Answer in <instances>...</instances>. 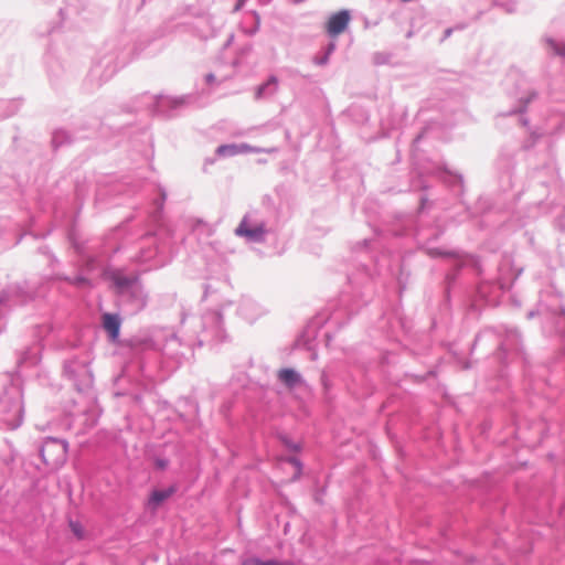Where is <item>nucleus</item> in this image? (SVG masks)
<instances>
[{"label":"nucleus","mask_w":565,"mask_h":565,"mask_svg":"<svg viewBox=\"0 0 565 565\" xmlns=\"http://www.w3.org/2000/svg\"><path fill=\"white\" fill-rule=\"evenodd\" d=\"M111 280H113L115 287L119 291L128 288L134 282L132 278L126 277V276L121 275L120 273L113 274L111 275Z\"/></svg>","instance_id":"8"},{"label":"nucleus","mask_w":565,"mask_h":565,"mask_svg":"<svg viewBox=\"0 0 565 565\" xmlns=\"http://www.w3.org/2000/svg\"><path fill=\"white\" fill-rule=\"evenodd\" d=\"M173 493V489H167V490H154L149 499V504L152 508L159 507L163 501H166L168 498H170Z\"/></svg>","instance_id":"6"},{"label":"nucleus","mask_w":565,"mask_h":565,"mask_svg":"<svg viewBox=\"0 0 565 565\" xmlns=\"http://www.w3.org/2000/svg\"><path fill=\"white\" fill-rule=\"evenodd\" d=\"M213 78H214V76L212 74L207 75V77H206L207 82H211Z\"/></svg>","instance_id":"14"},{"label":"nucleus","mask_w":565,"mask_h":565,"mask_svg":"<svg viewBox=\"0 0 565 565\" xmlns=\"http://www.w3.org/2000/svg\"><path fill=\"white\" fill-rule=\"evenodd\" d=\"M350 20L351 17L348 10L333 13L326 24L328 34L333 38L340 35L348 28Z\"/></svg>","instance_id":"2"},{"label":"nucleus","mask_w":565,"mask_h":565,"mask_svg":"<svg viewBox=\"0 0 565 565\" xmlns=\"http://www.w3.org/2000/svg\"><path fill=\"white\" fill-rule=\"evenodd\" d=\"M558 53L565 55V46Z\"/></svg>","instance_id":"15"},{"label":"nucleus","mask_w":565,"mask_h":565,"mask_svg":"<svg viewBox=\"0 0 565 565\" xmlns=\"http://www.w3.org/2000/svg\"><path fill=\"white\" fill-rule=\"evenodd\" d=\"M278 377L281 382H284L288 386H294L299 380L298 374L291 369L280 370L278 373Z\"/></svg>","instance_id":"7"},{"label":"nucleus","mask_w":565,"mask_h":565,"mask_svg":"<svg viewBox=\"0 0 565 565\" xmlns=\"http://www.w3.org/2000/svg\"><path fill=\"white\" fill-rule=\"evenodd\" d=\"M67 445L65 443L50 441L42 448L43 460L51 466H61L66 458Z\"/></svg>","instance_id":"1"},{"label":"nucleus","mask_w":565,"mask_h":565,"mask_svg":"<svg viewBox=\"0 0 565 565\" xmlns=\"http://www.w3.org/2000/svg\"><path fill=\"white\" fill-rule=\"evenodd\" d=\"M103 327L108 332L113 341L118 339L120 330V320L118 316L105 313L103 316Z\"/></svg>","instance_id":"3"},{"label":"nucleus","mask_w":565,"mask_h":565,"mask_svg":"<svg viewBox=\"0 0 565 565\" xmlns=\"http://www.w3.org/2000/svg\"><path fill=\"white\" fill-rule=\"evenodd\" d=\"M70 527H71V531L72 533L78 539V540H82L84 539L85 536V531H84V527L82 526L81 523L78 522H74V521H71L70 522Z\"/></svg>","instance_id":"10"},{"label":"nucleus","mask_w":565,"mask_h":565,"mask_svg":"<svg viewBox=\"0 0 565 565\" xmlns=\"http://www.w3.org/2000/svg\"><path fill=\"white\" fill-rule=\"evenodd\" d=\"M244 565H282L281 563L277 561H260V559H250L246 562Z\"/></svg>","instance_id":"11"},{"label":"nucleus","mask_w":565,"mask_h":565,"mask_svg":"<svg viewBox=\"0 0 565 565\" xmlns=\"http://www.w3.org/2000/svg\"><path fill=\"white\" fill-rule=\"evenodd\" d=\"M278 81L275 76H271L265 84L260 85L256 89V98H262L265 90L269 86H274V90L277 88Z\"/></svg>","instance_id":"9"},{"label":"nucleus","mask_w":565,"mask_h":565,"mask_svg":"<svg viewBox=\"0 0 565 565\" xmlns=\"http://www.w3.org/2000/svg\"><path fill=\"white\" fill-rule=\"evenodd\" d=\"M288 462L295 466L298 470L300 469V463L296 458H290Z\"/></svg>","instance_id":"12"},{"label":"nucleus","mask_w":565,"mask_h":565,"mask_svg":"<svg viewBox=\"0 0 565 565\" xmlns=\"http://www.w3.org/2000/svg\"><path fill=\"white\" fill-rule=\"evenodd\" d=\"M254 148L249 145H222L216 149V153L221 157H232L239 153L253 152Z\"/></svg>","instance_id":"4"},{"label":"nucleus","mask_w":565,"mask_h":565,"mask_svg":"<svg viewBox=\"0 0 565 565\" xmlns=\"http://www.w3.org/2000/svg\"><path fill=\"white\" fill-rule=\"evenodd\" d=\"M246 0H238L237 4L235 6L234 10L238 11L244 6Z\"/></svg>","instance_id":"13"},{"label":"nucleus","mask_w":565,"mask_h":565,"mask_svg":"<svg viewBox=\"0 0 565 565\" xmlns=\"http://www.w3.org/2000/svg\"><path fill=\"white\" fill-rule=\"evenodd\" d=\"M236 233L250 239L258 241L262 238L264 231L262 227L249 228L245 222H242L237 227Z\"/></svg>","instance_id":"5"}]
</instances>
